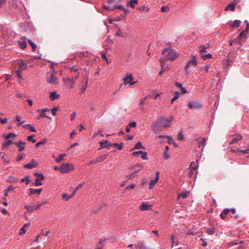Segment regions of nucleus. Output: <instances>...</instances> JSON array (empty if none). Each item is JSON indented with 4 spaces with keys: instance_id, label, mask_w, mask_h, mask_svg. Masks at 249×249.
<instances>
[{
    "instance_id": "obj_1",
    "label": "nucleus",
    "mask_w": 249,
    "mask_h": 249,
    "mask_svg": "<svg viewBox=\"0 0 249 249\" xmlns=\"http://www.w3.org/2000/svg\"><path fill=\"white\" fill-rule=\"evenodd\" d=\"M163 56L160 59H163V61L170 60L171 61L175 60L178 56L179 53L171 48H166L162 51Z\"/></svg>"
},
{
    "instance_id": "obj_2",
    "label": "nucleus",
    "mask_w": 249,
    "mask_h": 249,
    "mask_svg": "<svg viewBox=\"0 0 249 249\" xmlns=\"http://www.w3.org/2000/svg\"><path fill=\"white\" fill-rule=\"evenodd\" d=\"M74 169V167L72 164L64 163L60 166V172L63 174L68 173Z\"/></svg>"
},
{
    "instance_id": "obj_3",
    "label": "nucleus",
    "mask_w": 249,
    "mask_h": 249,
    "mask_svg": "<svg viewBox=\"0 0 249 249\" xmlns=\"http://www.w3.org/2000/svg\"><path fill=\"white\" fill-rule=\"evenodd\" d=\"M197 63V60L196 57L194 55L191 56V60L189 61L185 67V71L187 73H189V70L191 67H195L196 66Z\"/></svg>"
},
{
    "instance_id": "obj_4",
    "label": "nucleus",
    "mask_w": 249,
    "mask_h": 249,
    "mask_svg": "<svg viewBox=\"0 0 249 249\" xmlns=\"http://www.w3.org/2000/svg\"><path fill=\"white\" fill-rule=\"evenodd\" d=\"M174 120L173 117L169 118H162L159 120V122L162 124V126L165 128L170 126Z\"/></svg>"
},
{
    "instance_id": "obj_5",
    "label": "nucleus",
    "mask_w": 249,
    "mask_h": 249,
    "mask_svg": "<svg viewBox=\"0 0 249 249\" xmlns=\"http://www.w3.org/2000/svg\"><path fill=\"white\" fill-rule=\"evenodd\" d=\"M136 82V81H133V77L131 73L126 75V77L124 79V85L128 84L133 85Z\"/></svg>"
},
{
    "instance_id": "obj_6",
    "label": "nucleus",
    "mask_w": 249,
    "mask_h": 249,
    "mask_svg": "<svg viewBox=\"0 0 249 249\" xmlns=\"http://www.w3.org/2000/svg\"><path fill=\"white\" fill-rule=\"evenodd\" d=\"M188 107L191 109H196L198 110L200 109L202 107V105L200 103L196 102V101H193L190 102L188 105Z\"/></svg>"
},
{
    "instance_id": "obj_7",
    "label": "nucleus",
    "mask_w": 249,
    "mask_h": 249,
    "mask_svg": "<svg viewBox=\"0 0 249 249\" xmlns=\"http://www.w3.org/2000/svg\"><path fill=\"white\" fill-rule=\"evenodd\" d=\"M160 62L161 64V69L159 72L160 75H161L165 71H168L169 70L170 68L168 65L165 64L164 61H163V59H160Z\"/></svg>"
},
{
    "instance_id": "obj_8",
    "label": "nucleus",
    "mask_w": 249,
    "mask_h": 249,
    "mask_svg": "<svg viewBox=\"0 0 249 249\" xmlns=\"http://www.w3.org/2000/svg\"><path fill=\"white\" fill-rule=\"evenodd\" d=\"M67 87L70 88H72L73 87V85L75 83V80L72 78H68L67 79H63Z\"/></svg>"
},
{
    "instance_id": "obj_9",
    "label": "nucleus",
    "mask_w": 249,
    "mask_h": 249,
    "mask_svg": "<svg viewBox=\"0 0 249 249\" xmlns=\"http://www.w3.org/2000/svg\"><path fill=\"white\" fill-rule=\"evenodd\" d=\"M238 2V0H233V3H229L226 6V7H225V10L228 11V10H230L231 11H234L235 5L237 4Z\"/></svg>"
},
{
    "instance_id": "obj_10",
    "label": "nucleus",
    "mask_w": 249,
    "mask_h": 249,
    "mask_svg": "<svg viewBox=\"0 0 249 249\" xmlns=\"http://www.w3.org/2000/svg\"><path fill=\"white\" fill-rule=\"evenodd\" d=\"M18 44L21 49H24L26 48V38L25 36L20 37L18 41Z\"/></svg>"
},
{
    "instance_id": "obj_11",
    "label": "nucleus",
    "mask_w": 249,
    "mask_h": 249,
    "mask_svg": "<svg viewBox=\"0 0 249 249\" xmlns=\"http://www.w3.org/2000/svg\"><path fill=\"white\" fill-rule=\"evenodd\" d=\"M159 175L160 172H157L156 178L151 180L150 182L149 187L150 189H152L154 187V185L158 182V180H159Z\"/></svg>"
},
{
    "instance_id": "obj_12",
    "label": "nucleus",
    "mask_w": 249,
    "mask_h": 249,
    "mask_svg": "<svg viewBox=\"0 0 249 249\" xmlns=\"http://www.w3.org/2000/svg\"><path fill=\"white\" fill-rule=\"evenodd\" d=\"M17 147H18V151L21 152L24 150L25 148L26 142H25L20 141L16 142L14 143Z\"/></svg>"
},
{
    "instance_id": "obj_13",
    "label": "nucleus",
    "mask_w": 249,
    "mask_h": 249,
    "mask_svg": "<svg viewBox=\"0 0 249 249\" xmlns=\"http://www.w3.org/2000/svg\"><path fill=\"white\" fill-rule=\"evenodd\" d=\"M135 247L136 249H150V248L146 246L143 241L139 242Z\"/></svg>"
},
{
    "instance_id": "obj_14",
    "label": "nucleus",
    "mask_w": 249,
    "mask_h": 249,
    "mask_svg": "<svg viewBox=\"0 0 249 249\" xmlns=\"http://www.w3.org/2000/svg\"><path fill=\"white\" fill-rule=\"evenodd\" d=\"M107 156V155H103L97 157L96 159L92 160L90 163H97L98 162L102 161L106 159Z\"/></svg>"
},
{
    "instance_id": "obj_15",
    "label": "nucleus",
    "mask_w": 249,
    "mask_h": 249,
    "mask_svg": "<svg viewBox=\"0 0 249 249\" xmlns=\"http://www.w3.org/2000/svg\"><path fill=\"white\" fill-rule=\"evenodd\" d=\"M152 205H148L146 203H142L140 206V210L142 211L149 210L151 209Z\"/></svg>"
},
{
    "instance_id": "obj_16",
    "label": "nucleus",
    "mask_w": 249,
    "mask_h": 249,
    "mask_svg": "<svg viewBox=\"0 0 249 249\" xmlns=\"http://www.w3.org/2000/svg\"><path fill=\"white\" fill-rule=\"evenodd\" d=\"M27 63L25 60H20V62L18 63V69L20 70L24 71L25 70L27 67Z\"/></svg>"
},
{
    "instance_id": "obj_17",
    "label": "nucleus",
    "mask_w": 249,
    "mask_h": 249,
    "mask_svg": "<svg viewBox=\"0 0 249 249\" xmlns=\"http://www.w3.org/2000/svg\"><path fill=\"white\" fill-rule=\"evenodd\" d=\"M88 78L87 77H85V78H84L82 81V83L83 84L82 85V91L83 92H85L87 88V87H88Z\"/></svg>"
},
{
    "instance_id": "obj_18",
    "label": "nucleus",
    "mask_w": 249,
    "mask_h": 249,
    "mask_svg": "<svg viewBox=\"0 0 249 249\" xmlns=\"http://www.w3.org/2000/svg\"><path fill=\"white\" fill-rule=\"evenodd\" d=\"M241 23V21L239 20L236 19L233 21L231 22L230 23V26L232 28L238 27Z\"/></svg>"
},
{
    "instance_id": "obj_19",
    "label": "nucleus",
    "mask_w": 249,
    "mask_h": 249,
    "mask_svg": "<svg viewBox=\"0 0 249 249\" xmlns=\"http://www.w3.org/2000/svg\"><path fill=\"white\" fill-rule=\"evenodd\" d=\"M23 127L25 129H29L30 131L36 132V129L35 127L30 124H24L22 125Z\"/></svg>"
},
{
    "instance_id": "obj_20",
    "label": "nucleus",
    "mask_w": 249,
    "mask_h": 249,
    "mask_svg": "<svg viewBox=\"0 0 249 249\" xmlns=\"http://www.w3.org/2000/svg\"><path fill=\"white\" fill-rule=\"evenodd\" d=\"M29 191H30L29 195L30 196L36 194L39 195L41 193V192H42V189H35L30 188L29 189Z\"/></svg>"
},
{
    "instance_id": "obj_21",
    "label": "nucleus",
    "mask_w": 249,
    "mask_h": 249,
    "mask_svg": "<svg viewBox=\"0 0 249 249\" xmlns=\"http://www.w3.org/2000/svg\"><path fill=\"white\" fill-rule=\"evenodd\" d=\"M36 163L34 160H32L30 163H28L24 165V167L28 169H32L36 166Z\"/></svg>"
},
{
    "instance_id": "obj_22",
    "label": "nucleus",
    "mask_w": 249,
    "mask_h": 249,
    "mask_svg": "<svg viewBox=\"0 0 249 249\" xmlns=\"http://www.w3.org/2000/svg\"><path fill=\"white\" fill-rule=\"evenodd\" d=\"M60 96V95L57 93L56 91H53L50 93V98L52 100H54L57 99Z\"/></svg>"
},
{
    "instance_id": "obj_23",
    "label": "nucleus",
    "mask_w": 249,
    "mask_h": 249,
    "mask_svg": "<svg viewBox=\"0 0 249 249\" xmlns=\"http://www.w3.org/2000/svg\"><path fill=\"white\" fill-rule=\"evenodd\" d=\"M100 144L102 148H107L112 145V143L108 142L107 141L101 142Z\"/></svg>"
},
{
    "instance_id": "obj_24",
    "label": "nucleus",
    "mask_w": 249,
    "mask_h": 249,
    "mask_svg": "<svg viewBox=\"0 0 249 249\" xmlns=\"http://www.w3.org/2000/svg\"><path fill=\"white\" fill-rule=\"evenodd\" d=\"M29 225V224H24V226L20 229L19 232V234L22 235L24 233H25L26 231H27V229Z\"/></svg>"
},
{
    "instance_id": "obj_25",
    "label": "nucleus",
    "mask_w": 249,
    "mask_h": 249,
    "mask_svg": "<svg viewBox=\"0 0 249 249\" xmlns=\"http://www.w3.org/2000/svg\"><path fill=\"white\" fill-rule=\"evenodd\" d=\"M232 140L235 142H238L239 141L242 139V137L239 134H236L235 135H232Z\"/></svg>"
},
{
    "instance_id": "obj_26",
    "label": "nucleus",
    "mask_w": 249,
    "mask_h": 249,
    "mask_svg": "<svg viewBox=\"0 0 249 249\" xmlns=\"http://www.w3.org/2000/svg\"><path fill=\"white\" fill-rule=\"evenodd\" d=\"M47 82L50 83L56 84L57 83V78L53 74H52L51 78L47 80Z\"/></svg>"
},
{
    "instance_id": "obj_27",
    "label": "nucleus",
    "mask_w": 249,
    "mask_h": 249,
    "mask_svg": "<svg viewBox=\"0 0 249 249\" xmlns=\"http://www.w3.org/2000/svg\"><path fill=\"white\" fill-rule=\"evenodd\" d=\"M138 3V1L137 0H130L128 2V5L133 8L135 7L136 4Z\"/></svg>"
},
{
    "instance_id": "obj_28",
    "label": "nucleus",
    "mask_w": 249,
    "mask_h": 249,
    "mask_svg": "<svg viewBox=\"0 0 249 249\" xmlns=\"http://www.w3.org/2000/svg\"><path fill=\"white\" fill-rule=\"evenodd\" d=\"M25 207L30 213H32L34 211L36 210L35 208V205L32 206L26 205Z\"/></svg>"
},
{
    "instance_id": "obj_29",
    "label": "nucleus",
    "mask_w": 249,
    "mask_h": 249,
    "mask_svg": "<svg viewBox=\"0 0 249 249\" xmlns=\"http://www.w3.org/2000/svg\"><path fill=\"white\" fill-rule=\"evenodd\" d=\"M207 49L204 45L201 46L199 47V53H200L201 55L204 54V53H207Z\"/></svg>"
},
{
    "instance_id": "obj_30",
    "label": "nucleus",
    "mask_w": 249,
    "mask_h": 249,
    "mask_svg": "<svg viewBox=\"0 0 249 249\" xmlns=\"http://www.w3.org/2000/svg\"><path fill=\"white\" fill-rule=\"evenodd\" d=\"M141 148L144 149V148L142 145L141 142H139L135 144V146L131 150H133L134 149H139Z\"/></svg>"
},
{
    "instance_id": "obj_31",
    "label": "nucleus",
    "mask_w": 249,
    "mask_h": 249,
    "mask_svg": "<svg viewBox=\"0 0 249 249\" xmlns=\"http://www.w3.org/2000/svg\"><path fill=\"white\" fill-rule=\"evenodd\" d=\"M247 32L248 31L247 30H246L245 29L244 30H243V31H242L239 35V38L242 39V38H245L246 36Z\"/></svg>"
},
{
    "instance_id": "obj_32",
    "label": "nucleus",
    "mask_w": 249,
    "mask_h": 249,
    "mask_svg": "<svg viewBox=\"0 0 249 249\" xmlns=\"http://www.w3.org/2000/svg\"><path fill=\"white\" fill-rule=\"evenodd\" d=\"M28 42L31 46L33 51H36V45L30 39L28 40Z\"/></svg>"
},
{
    "instance_id": "obj_33",
    "label": "nucleus",
    "mask_w": 249,
    "mask_h": 249,
    "mask_svg": "<svg viewBox=\"0 0 249 249\" xmlns=\"http://www.w3.org/2000/svg\"><path fill=\"white\" fill-rule=\"evenodd\" d=\"M66 154H62L59 155V157L55 160L56 162H60L64 159V157L66 156Z\"/></svg>"
},
{
    "instance_id": "obj_34",
    "label": "nucleus",
    "mask_w": 249,
    "mask_h": 249,
    "mask_svg": "<svg viewBox=\"0 0 249 249\" xmlns=\"http://www.w3.org/2000/svg\"><path fill=\"white\" fill-rule=\"evenodd\" d=\"M123 143L118 144L117 143H112V145H113L115 147H116L119 150H121L123 148Z\"/></svg>"
},
{
    "instance_id": "obj_35",
    "label": "nucleus",
    "mask_w": 249,
    "mask_h": 249,
    "mask_svg": "<svg viewBox=\"0 0 249 249\" xmlns=\"http://www.w3.org/2000/svg\"><path fill=\"white\" fill-rule=\"evenodd\" d=\"M34 136H35V135L28 136L27 139L29 141H31L33 143H35L36 142V140L34 139Z\"/></svg>"
},
{
    "instance_id": "obj_36",
    "label": "nucleus",
    "mask_w": 249,
    "mask_h": 249,
    "mask_svg": "<svg viewBox=\"0 0 249 249\" xmlns=\"http://www.w3.org/2000/svg\"><path fill=\"white\" fill-rule=\"evenodd\" d=\"M6 156V154L4 152H1L0 153V156L1 158V159L3 160L4 161L8 162L9 161V160L8 159H7L5 158V156Z\"/></svg>"
},
{
    "instance_id": "obj_37",
    "label": "nucleus",
    "mask_w": 249,
    "mask_h": 249,
    "mask_svg": "<svg viewBox=\"0 0 249 249\" xmlns=\"http://www.w3.org/2000/svg\"><path fill=\"white\" fill-rule=\"evenodd\" d=\"M197 167L198 166L195 163L192 162L190 164V168L189 169H190V170H194L196 169Z\"/></svg>"
},
{
    "instance_id": "obj_38",
    "label": "nucleus",
    "mask_w": 249,
    "mask_h": 249,
    "mask_svg": "<svg viewBox=\"0 0 249 249\" xmlns=\"http://www.w3.org/2000/svg\"><path fill=\"white\" fill-rule=\"evenodd\" d=\"M175 96L172 99L171 101L172 103H173L175 100L178 99L180 96V93L179 91L176 92Z\"/></svg>"
},
{
    "instance_id": "obj_39",
    "label": "nucleus",
    "mask_w": 249,
    "mask_h": 249,
    "mask_svg": "<svg viewBox=\"0 0 249 249\" xmlns=\"http://www.w3.org/2000/svg\"><path fill=\"white\" fill-rule=\"evenodd\" d=\"M21 181L22 182H25L26 184H29L30 182V179L29 177L27 176L25 178H22L21 179Z\"/></svg>"
},
{
    "instance_id": "obj_40",
    "label": "nucleus",
    "mask_w": 249,
    "mask_h": 249,
    "mask_svg": "<svg viewBox=\"0 0 249 249\" xmlns=\"http://www.w3.org/2000/svg\"><path fill=\"white\" fill-rule=\"evenodd\" d=\"M188 196V193L186 192H181L178 196V199L180 197H181L183 198H185Z\"/></svg>"
},
{
    "instance_id": "obj_41",
    "label": "nucleus",
    "mask_w": 249,
    "mask_h": 249,
    "mask_svg": "<svg viewBox=\"0 0 249 249\" xmlns=\"http://www.w3.org/2000/svg\"><path fill=\"white\" fill-rule=\"evenodd\" d=\"M201 57L204 60H206V59L211 58L212 57V55L209 53L206 54L202 55Z\"/></svg>"
},
{
    "instance_id": "obj_42",
    "label": "nucleus",
    "mask_w": 249,
    "mask_h": 249,
    "mask_svg": "<svg viewBox=\"0 0 249 249\" xmlns=\"http://www.w3.org/2000/svg\"><path fill=\"white\" fill-rule=\"evenodd\" d=\"M59 108L57 107H53L52 109H51V111L52 112V114L53 116L56 115V112L58 110Z\"/></svg>"
},
{
    "instance_id": "obj_43",
    "label": "nucleus",
    "mask_w": 249,
    "mask_h": 249,
    "mask_svg": "<svg viewBox=\"0 0 249 249\" xmlns=\"http://www.w3.org/2000/svg\"><path fill=\"white\" fill-rule=\"evenodd\" d=\"M70 70L71 72H77L78 70V68L76 66H72L70 68Z\"/></svg>"
},
{
    "instance_id": "obj_44",
    "label": "nucleus",
    "mask_w": 249,
    "mask_h": 249,
    "mask_svg": "<svg viewBox=\"0 0 249 249\" xmlns=\"http://www.w3.org/2000/svg\"><path fill=\"white\" fill-rule=\"evenodd\" d=\"M12 143V142L11 140H8L6 142H5L3 144V147H8L11 143Z\"/></svg>"
},
{
    "instance_id": "obj_45",
    "label": "nucleus",
    "mask_w": 249,
    "mask_h": 249,
    "mask_svg": "<svg viewBox=\"0 0 249 249\" xmlns=\"http://www.w3.org/2000/svg\"><path fill=\"white\" fill-rule=\"evenodd\" d=\"M134 169L136 172H138L142 169V166L140 164H137L134 166Z\"/></svg>"
},
{
    "instance_id": "obj_46",
    "label": "nucleus",
    "mask_w": 249,
    "mask_h": 249,
    "mask_svg": "<svg viewBox=\"0 0 249 249\" xmlns=\"http://www.w3.org/2000/svg\"><path fill=\"white\" fill-rule=\"evenodd\" d=\"M8 181L10 183L15 182L17 181V179L15 177L10 176L8 179Z\"/></svg>"
},
{
    "instance_id": "obj_47",
    "label": "nucleus",
    "mask_w": 249,
    "mask_h": 249,
    "mask_svg": "<svg viewBox=\"0 0 249 249\" xmlns=\"http://www.w3.org/2000/svg\"><path fill=\"white\" fill-rule=\"evenodd\" d=\"M199 244L201 246L205 247L207 245V242L202 238H200L199 240Z\"/></svg>"
},
{
    "instance_id": "obj_48",
    "label": "nucleus",
    "mask_w": 249,
    "mask_h": 249,
    "mask_svg": "<svg viewBox=\"0 0 249 249\" xmlns=\"http://www.w3.org/2000/svg\"><path fill=\"white\" fill-rule=\"evenodd\" d=\"M47 142V140L46 139L44 140L43 141H40V142H37L36 144V147H39L40 145H41V144H44L46 143Z\"/></svg>"
},
{
    "instance_id": "obj_49",
    "label": "nucleus",
    "mask_w": 249,
    "mask_h": 249,
    "mask_svg": "<svg viewBox=\"0 0 249 249\" xmlns=\"http://www.w3.org/2000/svg\"><path fill=\"white\" fill-rule=\"evenodd\" d=\"M16 120L19 123L18 125L23 124L25 122V120L21 121L20 117L18 115L16 116Z\"/></svg>"
},
{
    "instance_id": "obj_50",
    "label": "nucleus",
    "mask_w": 249,
    "mask_h": 249,
    "mask_svg": "<svg viewBox=\"0 0 249 249\" xmlns=\"http://www.w3.org/2000/svg\"><path fill=\"white\" fill-rule=\"evenodd\" d=\"M16 136V134L15 133H10L8 134H7V135H6L5 138L6 139H10L11 137H15Z\"/></svg>"
},
{
    "instance_id": "obj_51",
    "label": "nucleus",
    "mask_w": 249,
    "mask_h": 249,
    "mask_svg": "<svg viewBox=\"0 0 249 249\" xmlns=\"http://www.w3.org/2000/svg\"><path fill=\"white\" fill-rule=\"evenodd\" d=\"M169 11V8L168 6H162L161 8L162 12H167Z\"/></svg>"
},
{
    "instance_id": "obj_52",
    "label": "nucleus",
    "mask_w": 249,
    "mask_h": 249,
    "mask_svg": "<svg viewBox=\"0 0 249 249\" xmlns=\"http://www.w3.org/2000/svg\"><path fill=\"white\" fill-rule=\"evenodd\" d=\"M201 70L205 72H208L209 71V67L208 65H205L204 67L201 68Z\"/></svg>"
},
{
    "instance_id": "obj_53",
    "label": "nucleus",
    "mask_w": 249,
    "mask_h": 249,
    "mask_svg": "<svg viewBox=\"0 0 249 249\" xmlns=\"http://www.w3.org/2000/svg\"><path fill=\"white\" fill-rule=\"evenodd\" d=\"M207 233L209 235H212L214 233V230L213 228H209L207 229Z\"/></svg>"
},
{
    "instance_id": "obj_54",
    "label": "nucleus",
    "mask_w": 249,
    "mask_h": 249,
    "mask_svg": "<svg viewBox=\"0 0 249 249\" xmlns=\"http://www.w3.org/2000/svg\"><path fill=\"white\" fill-rule=\"evenodd\" d=\"M141 155V157L142 159L147 160L148 159L147 156V153L146 152L142 151Z\"/></svg>"
},
{
    "instance_id": "obj_55",
    "label": "nucleus",
    "mask_w": 249,
    "mask_h": 249,
    "mask_svg": "<svg viewBox=\"0 0 249 249\" xmlns=\"http://www.w3.org/2000/svg\"><path fill=\"white\" fill-rule=\"evenodd\" d=\"M142 151H135V152H133L132 153V155L134 157H137L140 154H142Z\"/></svg>"
},
{
    "instance_id": "obj_56",
    "label": "nucleus",
    "mask_w": 249,
    "mask_h": 249,
    "mask_svg": "<svg viewBox=\"0 0 249 249\" xmlns=\"http://www.w3.org/2000/svg\"><path fill=\"white\" fill-rule=\"evenodd\" d=\"M37 111L38 112H41L42 113H44V112H50L51 111V109H48L47 108H43V109H38Z\"/></svg>"
},
{
    "instance_id": "obj_57",
    "label": "nucleus",
    "mask_w": 249,
    "mask_h": 249,
    "mask_svg": "<svg viewBox=\"0 0 249 249\" xmlns=\"http://www.w3.org/2000/svg\"><path fill=\"white\" fill-rule=\"evenodd\" d=\"M178 139L179 140V141H182L183 139V134L182 133V132H180L179 133V134H178Z\"/></svg>"
},
{
    "instance_id": "obj_58",
    "label": "nucleus",
    "mask_w": 249,
    "mask_h": 249,
    "mask_svg": "<svg viewBox=\"0 0 249 249\" xmlns=\"http://www.w3.org/2000/svg\"><path fill=\"white\" fill-rule=\"evenodd\" d=\"M22 71L21 70H20L19 69L17 70L16 72V73L18 76V77L19 78H21L22 79V76H21V73L22 72Z\"/></svg>"
},
{
    "instance_id": "obj_59",
    "label": "nucleus",
    "mask_w": 249,
    "mask_h": 249,
    "mask_svg": "<svg viewBox=\"0 0 249 249\" xmlns=\"http://www.w3.org/2000/svg\"><path fill=\"white\" fill-rule=\"evenodd\" d=\"M35 184L36 186H41L42 185L41 182L40 181L39 179L36 178L35 179Z\"/></svg>"
},
{
    "instance_id": "obj_60",
    "label": "nucleus",
    "mask_w": 249,
    "mask_h": 249,
    "mask_svg": "<svg viewBox=\"0 0 249 249\" xmlns=\"http://www.w3.org/2000/svg\"><path fill=\"white\" fill-rule=\"evenodd\" d=\"M35 175L39 177L41 180H43L44 179V176L41 174L36 172L35 173Z\"/></svg>"
},
{
    "instance_id": "obj_61",
    "label": "nucleus",
    "mask_w": 249,
    "mask_h": 249,
    "mask_svg": "<svg viewBox=\"0 0 249 249\" xmlns=\"http://www.w3.org/2000/svg\"><path fill=\"white\" fill-rule=\"evenodd\" d=\"M46 203V202H43L41 203H39V204L35 205L36 210L38 209L41 206H42L44 204H45Z\"/></svg>"
},
{
    "instance_id": "obj_62",
    "label": "nucleus",
    "mask_w": 249,
    "mask_h": 249,
    "mask_svg": "<svg viewBox=\"0 0 249 249\" xmlns=\"http://www.w3.org/2000/svg\"><path fill=\"white\" fill-rule=\"evenodd\" d=\"M16 189V187L13 186H10L8 187H7L6 190H7L8 192L9 191H14Z\"/></svg>"
},
{
    "instance_id": "obj_63",
    "label": "nucleus",
    "mask_w": 249,
    "mask_h": 249,
    "mask_svg": "<svg viewBox=\"0 0 249 249\" xmlns=\"http://www.w3.org/2000/svg\"><path fill=\"white\" fill-rule=\"evenodd\" d=\"M115 9H123V7L122 5H115L111 9H110V11H113Z\"/></svg>"
},
{
    "instance_id": "obj_64",
    "label": "nucleus",
    "mask_w": 249,
    "mask_h": 249,
    "mask_svg": "<svg viewBox=\"0 0 249 249\" xmlns=\"http://www.w3.org/2000/svg\"><path fill=\"white\" fill-rule=\"evenodd\" d=\"M238 151L241 153H243L244 154H248L249 153V149H248L247 148L244 150H240L238 149Z\"/></svg>"
}]
</instances>
